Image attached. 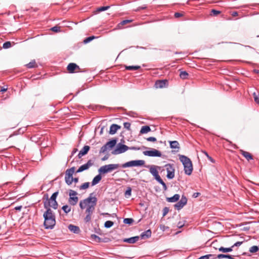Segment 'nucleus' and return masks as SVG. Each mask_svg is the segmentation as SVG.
<instances>
[{
    "instance_id": "obj_1",
    "label": "nucleus",
    "mask_w": 259,
    "mask_h": 259,
    "mask_svg": "<svg viewBox=\"0 0 259 259\" xmlns=\"http://www.w3.org/2000/svg\"><path fill=\"white\" fill-rule=\"evenodd\" d=\"M93 194V193H91L89 197L79 202V206L81 209H83L87 207L86 213L92 214L95 209L97 199L96 197H92Z\"/></svg>"
},
{
    "instance_id": "obj_2",
    "label": "nucleus",
    "mask_w": 259,
    "mask_h": 259,
    "mask_svg": "<svg viewBox=\"0 0 259 259\" xmlns=\"http://www.w3.org/2000/svg\"><path fill=\"white\" fill-rule=\"evenodd\" d=\"M44 207L47 209V210L43 214L45 219L44 227L47 229H52L56 224L55 214L51 209L48 207L46 203H45Z\"/></svg>"
},
{
    "instance_id": "obj_3",
    "label": "nucleus",
    "mask_w": 259,
    "mask_h": 259,
    "mask_svg": "<svg viewBox=\"0 0 259 259\" xmlns=\"http://www.w3.org/2000/svg\"><path fill=\"white\" fill-rule=\"evenodd\" d=\"M180 160L183 163L185 174L190 176L193 171V165L190 159L185 155H180Z\"/></svg>"
},
{
    "instance_id": "obj_4",
    "label": "nucleus",
    "mask_w": 259,
    "mask_h": 259,
    "mask_svg": "<svg viewBox=\"0 0 259 259\" xmlns=\"http://www.w3.org/2000/svg\"><path fill=\"white\" fill-rule=\"evenodd\" d=\"M120 166L119 164H110L103 165L99 169L100 174H105L118 168Z\"/></svg>"
},
{
    "instance_id": "obj_5",
    "label": "nucleus",
    "mask_w": 259,
    "mask_h": 259,
    "mask_svg": "<svg viewBox=\"0 0 259 259\" xmlns=\"http://www.w3.org/2000/svg\"><path fill=\"white\" fill-rule=\"evenodd\" d=\"M145 161L143 160H132L123 163L121 167L123 168L132 167V166H140L144 165Z\"/></svg>"
},
{
    "instance_id": "obj_6",
    "label": "nucleus",
    "mask_w": 259,
    "mask_h": 259,
    "mask_svg": "<svg viewBox=\"0 0 259 259\" xmlns=\"http://www.w3.org/2000/svg\"><path fill=\"white\" fill-rule=\"evenodd\" d=\"M77 194V192L74 190H69V202L72 205H75L77 204L78 198L76 196Z\"/></svg>"
},
{
    "instance_id": "obj_7",
    "label": "nucleus",
    "mask_w": 259,
    "mask_h": 259,
    "mask_svg": "<svg viewBox=\"0 0 259 259\" xmlns=\"http://www.w3.org/2000/svg\"><path fill=\"white\" fill-rule=\"evenodd\" d=\"M128 150V147L125 145H123L120 143H119L116 148L112 151V154L114 155H117L119 154H121L124 153Z\"/></svg>"
},
{
    "instance_id": "obj_8",
    "label": "nucleus",
    "mask_w": 259,
    "mask_h": 259,
    "mask_svg": "<svg viewBox=\"0 0 259 259\" xmlns=\"http://www.w3.org/2000/svg\"><path fill=\"white\" fill-rule=\"evenodd\" d=\"M167 171L166 177L168 179H172L175 177V169L172 164H167L165 165Z\"/></svg>"
},
{
    "instance_id": "obj_9",
    "label": "nucleus",
    "mask_w": 259,
    "mask_h": 259,
    "mask_svg": "<svg viewBox=\"0 0 259 259\" xmlns=\"http://www.w3.org/2000/svg\"><path fill=\"white\" fill-rule=\"evenodd\" d=\"M143 154L150 157H161L162 155L161 152L155 149H152L149 151H143Z\"/></svg>"
},
{
    "instance_id": "obj_10",
    "label": "nucleus",
    "mask_w": 259,
    "mask_h": 259,
    "mask_svg": "<svg viewBox=\"0 0 259 259\" xmlns=\"http://www.w3.org/2000/svg\"><path fill=\"white\" fill-rule=\"evenodd\" d=\"M187 199L186 197L183 195L181 200L175 204V207L178 210H180L187 204Z\"/></svg>"
},
{
    "instance_id": "obj_11",
    "label": "nucleus",
    "mask_w": 259,
    "mask_h": 259,
    "mask_svg": "<svg viewBox=\"0 0 259 259\" xmlns=\"http://www.w3.org/2000/svg\"><path fill=\"white\" fill-rule=\"evenodd\" d=\"M67 70L70 73L79 72L80 68L79 66L74 63H69L67 67Z\"/></svg>"
},
{
    "instance_id": "obj_12",
    "label": "nucleus",
    "mask_w": 259,
    "mask_h": 259,
    "mask_svg": "<svg viewBox=\"0 0 259 259\" xmlns=\"http://www.w3.org/2000/svg\"><path fill=\"white\" fill-rule=\"evenodd\" d=\"M93 164L92 160H89L87 163L81 165L77 170L76 172H80L88 169L93 165Z\"/></svg>"
},
{
    "instance_id": "obj_13",
    "label": "nucleus",
    "mask_w": 259,
    "mask_h": 259,
    "mask_svg": "<svg viewBox=\"0 0 259 259\" xmlns=\"http://www.w3.org/2000/svg\"><path fill=\"white\" fill-rule=\"evenodd\" d=\"M167 84V80H158L155 82V86L156 88H163L166 87Z\"/></svg>"
},
{
    "instance_id": "obj_14",
    "label": "nucleus",
    "mask_w": 259,
    "mask_h": 259,
    "mask_svg": "<svg viewBox=\"0 0 259 259\" xmlns=\"http://www.w3.org/2000/svg\"><path fill=\"white\" fill-rule=\"evenodd\" d=\"M90 147L89 146H84L82 149L79 151L78 154V157L80 158L82 156L87 154L89 152Z\"/></svg>"
},
{
    "instance_id": "obj_15",
    "label": "nucleus",
    "mask_w": 259,
    "mask_h": 259,
    "mask_svg": "<svg viewBox=\"0 0 259 259\" xmlns=\"http://www.w3.org/2000/svg\"><path fill=\"white\" fill-rule=\"evenodd\" d=\"M140 238V237L138 236L128 238H125L123 240V241L124 242H126L130 244H133L137 242Z\"/></svg>"
},
{
    "instance_id": "obj_16",
    "label": "nucleus",
    "mask_w": 259,
    "mask_h": 259,
    "mask_svg": "<svg viewBox=\"0 0 259 259\" xmlns=\"http://www.w3.org/2000/svg\"><path fill=\"white\" fill-rule=\"evenodd\" d=\"M149 167L150 172L154 177V178L159 175L158 170L157 169V168H158V166L153 165L149 166Z\"/></svg>"
},
{
    "instance_id": "obj_17",
    "label": "nucleus",
    "mask_w": 259,
    "mask_h": 259,
    "mask_svg": "<svg viewBox=\"0 0 259 259\" xmlns=\"http://www.w3.org/2000/svg\"><path fill=\"white\" fill-rule=\"evenodd\" d=\"M120 128V126L119 125L116 124H113L110 126L109 133L111 135H114Z\"/></svg>"
},
{
    "instance_id": "obj_18",
    "label": "nucleus",
    "mask_w": 259,
    "mask_h": 259,
    "mask_svg": "<svg viewBox=\"0 0 259 259\" xmlns=\"http://www.w3.org/2000/svg\"><path fill=\"white\" fill-rule=\"evenodd\" d=\"M68 229L71 232L77 234L79 233V232H80L79 228L77 226L73 225H69Z\"/></svg>"
},
{
    "instance_id": "obj_19",
    "label": "nucleus",
    "mask_w": 259,
    "mask_h": 259,
    "mask_svg": "<svg viewBox=\"0 0 259 259\" xmlns=\"http://www.w3.org/2000/svg\"><path fill=\"white\" fill-rule=\"evenodd\" d=\"M180 197L179 194H176L172 197L167 198L166 200L169 202H175L179 200Z\"/></svg>"
},
{
    "instance_id": "obj_20",
    "label": "nucleus",
    "mask_w": 259,
    "mask_h": 259,
    "mask_svg": "<svg viewBox=\"0 0 259 259\" xmlns=\"http://www.w3.org/2000/svg\"><path fill=\"white\" fill-rule=\"evenodd\" d=\"M151 236V231L150 230H148L142 233L140 236L142 239L148 238Z\"/></svg>"
},
{
    "instance_id": "obj_21",
    "label": "nucleus",
    "mask_w": 259,
    "mask_h": 259,
    "mask_svg": "<svg viewBox=\"0 0 259 259\" xmlns=\"http://www.w3.org/2000/svg\"><path fill=\"white\" fill-rule=\"evenodd\" d=\"M101 174H99L97 175L93 180L92 182V186H94L97 185L99 183L102 179V177L101 176Z\"/></svg>"
},
{
    "instance_id": "obj_22",
    "label": "nucleus",
    "mask_w": 259,
    "mask_h": 259,
    "mask_svg": "<svg viewBox=\"0 0 259 259\" xmlns=\"http://www.w3.org/2000/svg\"><path fill=\"white\" fill-rule=\"evenodd\" d=\"M132 21V20H125L120 22L116 26L118 29H122L123 28V26L129 23Z\"/></svg>"
},
{
    "instance_id": "obj_23",
    "label": "nucleus",
    "mask_w": 259,
    "mask_h": 259,
    "mask_svg": "<svg viewBox=\"0 0 259 259\" xmlns=\"http://www.w3.org/2000/svg\"><path fill=\"white\" fill-rule=\"evenodd\" d=\"M241 153L247 160L253 159L252 156L248 152L241 150Z\"/></svg>"
},
{
    "instance_id": "obj_24",
    "label": "nucleus",
    "mask_w": 259,
    "mask_h": 259,
    "mask_svg": "<svg viewBox=\"0 0 259 259\" xmlns=\"http://www.w3.org/2000/svg\"><path fill=\"white\" fill-rule=\"evenodd\" d=\"M75 167H72L69 169H67L65 171V176L67 177H72L74 171H75Z\"/></svg>"
},
{
    "instance_id": "obj_25",
    "label": "nucleus",
    "mask_w": 259,
    "mask_h": 259,
    "mask_svg": "<svg viewBox=\"0 0 259 259\" xmlns=\"http://www.w3.org/2000/svg\"><path fill=\"white\" fill-rule=\"evenodd\" d=\"M222 259L223 258H227L228 259H234L233 256L229 254H219L217 255V257H215V258Z\"/></svg>"
},
{
    "instance_id": "obj_26",
    "label": "nucleus",
    "mask_w": 259,
    "mask_h": 259,
    "mask_svg": "<svg viewBox=\"0 0 259 259\" xmlns=\"http://www.w3.org/2000/svg\"><path fill=\"white\" fill-rule=\"evenodd\" d=\"M170 147L172 149H179V143L177 141H170L169 142Z\"/></svg>"
},
{
    "instance_id": "obj_27",
    "label": "nucleus",
    "mask_w": 259,
    "mask_h": 259,
    "mask_svg": "<svg viewBox=\"0 0 259 259\" xmlns=\"http://www.w3.org/2000/svg\"><path fill=\"white\" fill-rule=\"evenodd\" d=\"M116 142L117 140L116 139H112L110 141L107 142L106 144L108 148H112L116 145Z\"/></svg>"
},
{
    "instance_id": "obj_28",
    "label": "nucleus",
    "mask_w": 259,
    "mask_h": 259,
    "mask_svg": "<svg viewBox=\"0 0 259 259\" xmlns=\"http://www.w3.org/2000/svg\"><path fill=\"white\" fill-rule=\"evenodd\" d=\"M48 203H49V205L47 204V205L48 206V207L49 206L52 207L54 209H56L58 208V204L57 201H49Z\"/></svg>"
},
{
    "instance_id": "obj_29",
    "label": "nucleus",
    "mask_w": 259,
    "mask_h": 259,
    "mask_svg": "<svg viewBox=\"0 0 259 259\" xmlns=\"http://www.w3.org/2000/svg\"><path fill=\"white\" fill-rule=\"evenodd\" d=\"M150 131V127L149 126L145 125L142 127L140 132L141 134H145L149 132Z\"/></svg>"
},
{
    "instance_id": "obj_30",
    "label": "nucleus",
    "mask_w": 259,
    "mask_h": 259,
    "mask_svg": "<svg viewBox=\"0 0 259 259\" xmlns=\"http://www.w3.org/2000/svg\"><path fill=\"white\" fill-rule=\"evenodd\" d=\"M220 251L223 252H231L233 250V247L225 248L224 247H221L219 248Z\"/></svg>"
},
{
    "instance_id": "obj_31",
    "label": "nucleus",
    "mask_w": 259,
    "mask_h": 259,
    "mask_svg": "<svg viewBox=\"0 0 259 259\" xmlns=\"http://www.w3.org/2000/svg\"><path fill=\"white\" fill-rule=\"evenodd\" d=\"M61 27L58 25H56L53 27H52L49 29V30L54 31L55 32H58L60 31H63V30H62ZM65 31H67V30H65Z\"/></svg>"
},
{
    "instance_id": "obj_32",
    "label": "nucleus",
    "mask_w": 259,
    "mask_h": 259,
    "mask_svg": "<svg viewBox=\"0 0 259 259\" xmlns=\"http://www.w3.org/2000/svg\"><path fill=\"white\" fill-rule=\"evenodd\" d=\"M65 181L68 185H70L73 182V177L65 176Z\"/></svg>"
},
{
    "instance_id": "obj_33",
    "label": "nucleus",
    "mask_w": 259,
    "mask_h": 259,
    "mask_svg": "<svg viewBox=\"0 0 259 259\" xmlns=\"http://www.w3.org/2000/svg\"><path fill=\"white\" fill-rule=\"evenodd\" d=\"M96 38H97V37L92 35V36H91L85 38L83 40V42L84 44H86L90 42V41H91L92 40H93V39H94Z\"/></svg>"
},
{
    "instance_id": "obj_34",
    "label": "nucleus",
    "mask_w": 259,
    "mask_h": 259,
    "mask_svg": "<svg viewBox=\"0 0 259 259\" xmlns=\"http://www.w3.org/2000/svg\"><path fill=\"white\" fill-rule=\"evenodd\" d=\"M140 68V66H126L125 69L128 70H136Z\"/></svg>"
},
{
    "instance_id": "obj_35",
    "label": "nucleus",
    "mask_w": 259,
    "mask_h": 259,
    "mask_svg": "<svg viewBox=\"0 0 259 259\" xmlns=\"http://www.w3.org/2000/svg\"><path fill=\"white\" fill-rule=\"evenodd\" d=\"M215 258L214 255L209 254L200 257L198 259H214Z\"/></svg>"
},
{
    "instance_id": "obj_36",
    "label": "nucleus",
    "mask_w": 259,
    "mask_h": 259,
    "mask_svg": "<svg viewBox=\"0 0 259 259\" xmlns=\"http://www.w3.org/2000/svg\"><path fill=\"white\" fill-rule=\"evenodd\" d=\"M26 66L28 68H32L36 67L37 66V65L36 64V62L34 60L31 61L29 63H28L26 65Z\"/></svg>"
},
{
    "instance_id": "obj_37",
    "label": "nucleus",
    "mask_w": 259,
    "mask_h": 259,
    "mask_svg": "<svg viewBox=\"0 0 259 259\" xmlns=\"http://www.w3.org/2000/svg\"><path fill=\"white\" fill-rule=\"evenodd\" d=\"M180 76L183 79H186L188 76V73L185 71H182L180 73Z\"/></svg>"
},
{
    "instance_id": "obj_38",
    "label": "nucleus",
    "mask_w": 259,
    "mask_h": 259,
    "mask_svg": "<svg viewBox=\"0 0 259 259\" xmlns=\"http://www.w3.org/2000/svg\"><path fill=\"white\" fill-rule=\"evenodd\" d=\"M62 209L65 213H68L71 211V207L67 205L63 206Z\"/></svg>"
},
{
    "instance_id": "obj_39",
    "label": "nucleus",
    "mask_w": 259,
    "mask_h": 259,
    "mask_svg": "<svg viewBox=\"0 0 259 259\" xmlns=\"http://www.w3.org/2000/svg\"><path fill=\"white\" fill-rule=\"evenodd\" d=\"M259 250V248L257 246H252L249 248V252L251 253H255L257 251H258Z\"/></svg>"
},
{
    "instance_id": "obj_40",
    "label": "nucleus",
    "mask_w": 259,
    "mask_h": 259,
    "mask_svg": "<svg viewBox=\"0 0 259 259\" xmlns=\"http://www.w3.org/2000/svg\"><path fill=\"white\" fill-rule=\"evenodd\" d=\"M132 194V189L130 187H128L126 190L124 195L126 198H128L131 196Z\"/></svg>"
},
{
    "instance_id": "obj_41",
    "label": "nucleus",
    "mask_w": 259,
    "mask_h": 259,
    "mask_svg": "<svg viewBox=\"0 0 259 259\" xmlns=\"http://www.w3.org/2000/svg\"><path fill=\"white\" fill-rule=\"evenodd\" d=\"M114 223L111 221H107L104 224V227L106 228H109L113 225Z\"/></svg>"
},
{
    "instance_id": "obj_42",
    "label": "nucleus",
    "mask_w": 259,
    "mask_h": 259,
    "mask_svg": "<svg viewBox=\"0 0 259 259\" xmlns=\"http://www.w3.org/2000/svg\"><path fill=\"white\" fill-rule=\"evenodd\" d=\"M134 222V220L132 218H126L123 220V223L126 224L131 225Z\"/></svg>"
},
{
    "instance_id": "obj_43",
    "label": "nucleus",
    "mask_w": 259,
    "mask_h": 259,
    "mask_svg": "<svg viewBox=\"0 0 259 259\" xmlns=\"http://www.w3.org/2000/svg\"><path fill=\"white\" fill-rule=\"evenodd\" d=\"M89 185H90V183L89 182H85V183H83V184H82L79 187V189L80 190L86 189L89 188Z\"/></svg>"
},
{
    "instance_id": "obj_44",
    "label": "nucleus",
    "mask_w": 259,
    "mask_h": 259,
    "mask_svg": "<svg viewBox=\"0 0 259 259\" xmlns=\"http://www.w3.org/2000/svg\"><path fill=\"white\" fill-rule=\"evenodd\" d=\"M58 192H56L54 193L52 195V196L49 201H56V198L58 196Z\"/></svg>"
},
{
    "instance_id": "obj_45",
    "label": "nucleus",
    "mask_w": 259,
    "mask_h": 259,
    "mask_svg": "<svg viewBox=\"0 0 259 259\" xmlns=\"http://www.w3.org/2000/svg\"><path fill=\"white\" fill-rule=\"evenodd\" d=\"M253 98L256 104H259V94H257L256 93H254L253 94Z\"/></svg>"
},
{
    "instance_id": "obj_46",
    "label": "nucleus",
    "mask_w": 259,
    "mask_h": 259,
    "mask_svg": "<svg viewBox=\"0 0 259 259\" xmlns=\"http://www.w3.org/2000/svg\"><path fill=\"white\" fill-rule=\"evenodd\" d=\"M92 214L87 213L86 217L84 219V221L85 223L90 222L92 219Z\"/></svg>"
},
{
    "instance_id": "obj_47",
    "label": "nucleus",
    "mask_w": 259,
    "mask_h": 259,
    "mask_svg": "<svg viewBox=\"0 0 259 259\" xmlns=\"http://www.w3.org/2000/svg\"><path fill=\"white\" fill-rule=\"evenodd\" d=\"M110 8L109 6L101 7L97 9V12H100L108 10Z\"/></svg>"
},
{
    "instance_id": "obj_48",
    "label": "nucleus",
    "mask_w": 259,
    "mask_h": 259,
    "mask_svg": "<svg viewBox=\"0 0 259 259\" xmlns=\"http://www.w3.org/2000/svg\"><path fill=\"white\" fill-rule=\"evenodd\" d=\"M108 147L107 146L106 144H105L104 146H103L100 150L99 153H105L107 150L108 149Z\"/></svg>"
},
{
    "instance_id": "obj_49",
    "label": "nucleus",
    "mask_w": 259,
    "mask_h": 259,
    "mask_svg": "<svg viewBox=\"0 0 259 259\" xmlns=\"http://www.w3.org/2000/svg\"><path fill=\"white\" fill-rule=\"evenodd\" d=\"M221 12L220 11H218L214 9H212L211 11V15H213L216 16L220 14H221Z\"/></svg>"
},
{
    "instance_id": "obj_50",
    "label": "nucleus",
    "mask_w": 259,
    "mask_h": 259,
    "mask_svg": "<svg viewBox=\"0 0 259 259\" xmlns=\"http://www.w3.org/2000/svg\"><path fill=\"white\" fill-rule=\"evenodd\" d=\"M11 47V43L10 41H6L3 44V48L4 49H8Z\"/></svg>"
},
{
    "instance_id": "obj_51",
    "label": "nucleus",
    "mask_w": 259,
    "mask_h": 259,
    "mask_svg": "<svg viewBox=\"0 0 259 259\" xmlns=\"http://www.w3.org/2000/svg\"><path fill=\"white\" fill-rule=\"evenodd\" d=\"M123 126L125 128L127 129V130H130L131 123L128 122H124L123 123Z\"/></svg>"
},
{
    "instance_id": "obj_52",
    "label": "nucleus",
    "mask_w": 259,
    "mask_h": 259,
    "mask_svg": "<svg viewBox=\"0 0 259 259\" xmlns=\"http://www.w3.org/2000/svg\"><path fill=\"white\" fill-rule=\"evenodd\" d=\"M146 140H147V141H148L149 142H155L157 140L156 139L153 137H150L147 138Z\"/></svg>"
},
{
    "instance_id": "obj_53",
    "label": "nucleus",
    "mask_w": 259,
    "mask_h": 259,
    "mask_svg": "<svg viewBox=\"0 0 259 259\" xmlns=\"http://www.w3.org/2000/svg\"><path fill=\"white\" fill-rule=\"evenodd\" d=\"M242 243H243V241H238V242H236L235 243H234L231 247H233V248L235 246L238 247V246H240Z\"/></svg>"
},
{
    "instance_id": "obj_54",
    "label": "nucleus",
    "mask_w": 259,
    "mask_h": 259,
    "mask_svg": "<svg viewBox=\"0 0 259 259\" xmlns=\"http://www.w3.org/2000/svg\"><path fill=\"white\" fill-rule=\"evenodd\" d=\"M183 16V14L182 13H179V12L175 13V15H174L175 17L177 18L181 17Z\"/></svg>"
},
{
    "instance_id": "obj_55",
    "label": "nucleus",
    "mask_w": 259,
    "mask_h": 259,
    "mask_svg": "<svg viewBox=\"0 0 259 259\" xmlns=\"http://www.w3.org/2000/svg\"><path fill=\"white\" fill-rule=\"evenodd\" d=\"M155 179L160 184H162V183L163 182V180L161 179V178H160L159 175H158V176L155 177Z\"/></svg>"
},
{
    "instance_id": "obj_56",
    "label": "nucleus",
    "mask_w": 259,
    "mask_h": 259,
    "mask_svg": "<svg viewBox=\"0 0 259 259\" xmlns=\"http://www.w3.org/2000/svg\"><path fill=\"white\" fill-rule=\"evenodd\" d=\"M168 208L166 207H164L163 210V216H165L168 213Z\"/></svg>"
},
{
    "instance_id": "obj_57",
    "label": "nucleus",
    "mask_w": 259,
    "mask_h": 259,
    "mask_svg": "<svg viewBox=\"0 0 259 259\" xmlns=\"http://www.w3.org/2000/svg\"><path fill=\"white\" fill-rule=\"evenodd\" d=\"M141 148L137 147H128V150H139Z\"/></svg>"
},
{
    "instance_id": "obj_58",
    "label": "nucleus",
    "mask_w": 259,
    "mask_h": 259,
    "mask_svg": "<svg viewBox=\"0 0 259 259\" xmlns=\"http://www.w3.org/2000/svg\"><path fill=\"white\" fill-rule=\"evenodd\" d=\"M200 193H198V192L194 193L193 194V197L197 198V197H198L200 195Z\"/></svg>"
},
{
    "instance_id": "obj_59",
    "label": "nucleus",
    "mask_w": 259,
    "mask_h": 259,
    "mask_svg": "<svg viewBox=\"0 0 259 259\" xmlns=\"http://www.w3.org/2000/svg\"><path fill=\"white\" fill-rule=\"evenodd\" d=\"M184 225V224L183 223H182V222H179L178 224V227L179 228H181L182 227H183V226Z\"/></svg>"
},
{
    "instance_id": "obj_60",
    "label": "nucleus",
    "mask_w": 259,
    "mask_h": 259,
    "mask_svg": "<svg viewBox=\"0 0 259 259\" xmlns=\"http://www.w3.org/2000/svg\"><path fill=\"white\" fill-rule=\"evenodd\" d=\"M7 88H5V87H2L0 92H2V93L5 92L6 91H7Z\"/></svg>"
},
{
    "instance_id": "obj_61",
    "label": "nucleus",
    "mask_w": 259,
    "mask_h": 259,
    "mask_svg": "<svg viewBox=\"0 0 259 259\" xmlns=\"http://www.w3.org/2000/svg\"><path fill=\"white\" fill-rule=\"evenodd\" d=\"M161 184L162 185L163 189L164 190H166L167 189V187L165 183L164 182H163Z\"/></svg>"
},
{
    "instance_id": "obj_62",
    "label": "nucleus",
    "mask_w": 259,
    "mask_h": 259,
    "mask_svg": "<svg viewBox=\"0 0 259 259\" xmlns=\"http://www.w3.org/2000/svg\"><path fill=\"white\" fill-rule=\"evenodd\" d=\"M161 184L162 185L163 189L164 190H166L167 189V187L165 183L164 182H163Z\"/></svg>"
},
{
    "instance_id": "obj_63",
    "label": "nucleus",
    "mask_w": 259,
    "mask_h": 259,
    "mask_svg": "<svg viewBox=\"0 0 259 259\" xmlns=\"http://www.w3.org/2000/svg\"><path fill=\"white\" fill-rule=\"evenodd\" d=\"M208 160L211 162L212 163H214L215 162V160L211 157V156H209L208 158Z\"/></svg>"
},
{
    "instance_id": "obj_64",
    "label": "nucleus",
    "mask_w": 259,
    "mask_h": 259,
    "mask_svg": "<svg viewBox=\"0 0 259 259\" xmlns=\"http://www.w3.org/2000/svg\"><path fill=\"white\" fill-rule=\"evenodd\" d=\"M77 151V149L74 148L72 151L71 156H72Z\"/></svg>"
}]
</instances>
